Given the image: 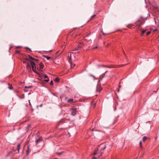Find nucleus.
<instances>
[{"instance_id":"obj_1","label":"nucleus","mask_w":159,"mask_h":159,"mask_svg":"<svg viewBox=\"0 0 159 159\" xmlns=\"http://www.w3.org/2000/svg\"><path fill=\"white\" fill-rule=\"evenodd\" d=\"M106 148V147L104 144H102L99 145L97 150L95 151L93 153L94 156L92 159H97L102 154V153L101 152L98 153V150H99L101 152L102 151L104 150Z\"/></svg>"},{"instance_id":"obj_2","label":"nucleus","mask_w":159,"mask_h":159,"mask_svg":"<svg viewBox=\"0 0 159 159\" xmlns=\"http://www.w3.org/2000/svg\"><path fill=\"white\" fill-rule=\"evenodd\" d=\"M26 61H28L29 62H28L23 61V63H26V68L28 71H30L31 70V68H32L33 71L35 72V70H36V66H35V64L34 62L32 61H30L29 60V58H27L26 59Z\"/></svg>"},{"instance_id":"obj_3","label":"nucleus","mask_w":159,"mask_h":159,"mask_svg":"<svg viewBox=\"0 0 159 159\" xmlns=\"http://www.w3.org/2000/svg\"><path fill=\"white\" fill-rule=\"evenodd\" d=\"M75 57L74 53L73 52H70V53L68 54V58L69 59L70 61L69 62L71 65V68H73L75 66V64H73L71 62V60L73 58Z\"/></svg>"},{"instance_id":"obj_4","label":"nucleus","mask_w":159,"mask_h":159,"mask_svg":"<svg viewBox=\"0 0 159 159\" xmlns=\"http://www.w3.org/2000/svg\"><path fill=\"white\" fill-rule=\"evenodd\" d=\"M142 25V22L140 20H138L135 23V25L138 26V30H140L141 26Z\"/></svg>"},{"instance_id":"obj_5","label":"nucleus","mask_w":159,"mask_h":159,"mask_svg":"<svg viewBox=\"0 0 159 159\" xmlns=\"http://www.w3.org/2000/svg\"><path fill=\"white\" fill-rule=\"evenodd\" d=\"M71 109L72 110L71 115L74 116L76 114V108L75 107H73Z\"/></svg>"},{"instance_id":"obj_6","label":"nucleus","mask_w":159,"mask_h":159,"mask_svg":"<svg viewBox=\"0 0 159 159\" xmlns=\"http://www.w3.org/2000/svg\"><path fill=\"white\" fill-rule=\"evenodd\" d=\"M28 57L29 59L35 61L36 62H37L39 61V60L38 59L34 58L30 55H29Z\"/></svg>"},{"instance_id":"obj_7","label":"nucleus","mask_w":159,"mask_h":159,"mask_svg":"<svg viewBox=\"0 0 159 159\" xmlns=\"http://www.w3.org/2000/svg\"><path fill=\"white\" fill-rule=\"evenodd\" d=\"M44 78L45 79L44 81L46 82H48L49 80V79H48V76L46 75H44Z\"/></svg>"},{"instance_id":"obj_8","label":"nucleus","mask_w":159,"mask_h":159,"mask_svg":"<svg viewBox=\"0 0 159 159\" xmlns=\"http://www.w3.org/2000/svg\"><path fill=\"white\" fill-rule=\"evenodd\" d=\"M39 66L40 69H43L44 67L43 64L41 62L39 63Z\"/></svg>"},{"instance_id":"obj_9","label":"nucleus","mask_w":159,"mask_h":159,"mask_svg":"<svg viewBox=\"0 0 159 159\" xmlns=\"http://www.w3.org/2000/svg\"><path fill=\"white\" fill-rule=\"evenodd\" d=\"M134 25L132 24H129V25H127V27L131 29Z\"/></svg>"},{"instance_id":"obj_10","label":"nucleus","mask_w":159,"mask_h":159,"mask_svg":"<svg viewBox=\"0 0 159 159\" xmlns=\"http://www.w3.org/2000/svg\"><path fill=\"white\" fill-rule=\"evenodd\" d=\"M42 141V138H39L38 140H37L36 141V143L37 144V143H38L39 142L41 141Z\"/></svg>"},{"instance_id":"obj_11","label":"nucleus","mask_w":159,"mask_h":159,"mask_svg":"<svg viewBox=\"0 0 159 159\" xmlns=\"http://www.w3.org/2000/svg\"><path fill=\"white\" fill-rule=\"evenodd\" d=\"M43 57H44L46 58L48 60H49L51 58L50 57L46 55H43Z\"/></svg>"},{"instance_id":"obj_12","label":"nucleus","mask_w":159,"mask_h":159,"mask_svg":"<svg viewBox=\"0 0 159 159\" xmlns=\"http://www.w3.org/2000/svg\"><path fill=\"white\" fill-rule=\"evenodd\" d=\"M20 144H18V145H17V150H18V152H19V150L20 149Z\"/></svg>"},{"instance_id":"obj_13","label":"nucleus","mask_w":159,"mask_h":159,"mask_svg":"<svg viewBox=\"0 0 159 159\" xmlns=\"http://www.w3.org/2000/svg\"><path fill=\"white\" fill-rule=\"evenodd\" d=\"M73 101V100L72 99L70 98L68 100V102H72Z\"/></svg>"},{"instance_id":"obj_14","label":"nucleus","mask_w":159,"mask_h":159,"mask_svg":"<svg viewBox=\"0 0 159 159\" xmlns=\"http://www.w3.org/2000/svg\"><path fill=\"white\" fill-rule=\"evenodd\" d=\"M55 80L56 82H59V81L60 79L58 78H56L55 79Z\"/></svg>"},{"instance_id":"obj_15","label":"nucleus","mask_w":159,"mask_h":159,"mask_svg":"<svg viewBox=\"0 0 159 159\" xmlns=\"http://www.w3.org/2000/svg\"><path fill=\"white\" fill-rule=\"evenodd\" d=\"M147 139V138L145 136H144L143 137L142 140L143 141H144L145 140H146Z\"/></svg>"},{"instance_id":"obj_16","label":"nucleus","mask_w":159,"mask_h":159,"mask_svg":"<svg viewBox=\"0 0 159 159\" xmlns=\"http://www.w3.org/2000/svg\"><path fill=\"white\" fill-rule=\"evenodd\" d=\"M151 32L150 31H148L146 33L147 35H148L150 34Z\"/></svg>"},{"instance_id":"obj_17","label":"nucleus","mask_w":159,"mask_h":159,"mask_svg":"<svg viewBox=\"0 0 159 159\" xmlns=\"http://www.w3.org/2000/svg\"><path fill=\"white\" fill-rule=\"evenodd\" d=\"M8 88L10 89L11 90L12 89H13V87L11 85Z\"/></svg>"},{"instance_id":"obj_18","label":"nucleus","mask_w":159,"mask_h":159,"mask_svg":"<svg viewBox=\"0 0 159 159\" xmlns=\"http://www.w3.org/2000/svg\"><path fill=\"white\" fill-rule=\"evenodd\" d=\"M145 31H146V30H144L142 31V35L143 34L145 33Z\"/></svg>"},{"instance_id":"obj_19","label":"nucleus","mask_w":159,"mask_h":159,"mask_svg":"<svg viewBox=\"0 0 159 159\" xmlns=\"http://www.w3.org/2000/svg\"><path fill=\"white\" fill-rule=\"evenodd\" d=\"M50 84L51 85H53V81H52V80H51V81Z\"/></svg>"},{"instance_id":"obj_20","label":"nucleus","mask_w":159,"mask_h":159,"mask_svg":"<svg viewBox=\"0 0 159 159\" xmlns=\"http://www.w3.org/2000/svg\"><path fill=\"white\" fill-rule=\"evenodd\" d=\"M62 153H63V152H60V153H57V154L59 155H60Z\"/></svg>"},{"instance_id":"obj_21","label":"nucleus","mask_w":159,"mask_h":159,"mask_svg":"<svg viewBox=\"0 0 159 159\" xmlns=\"http://www.w3.org/2000/svg\"><path fill=\"white\" fill-rule=\"evenodd\" d=\"M139 144H140V145L141 147H142V142L141 141H140V143H139Z\"/></svg>"},{"instance_id":"obj_22","label":"nucleus","mask_w":159,"mask_h":159,"mask_svg":"<svg viewBox=\"0 0 159 159\" xmlns=\"http://www.w3.org/2000/svg\"><path fill=\"white\" fill-rule=\"evenodd\" d=\"M20 51L19 50H16V52L18 53H19Z\"/></svg>"},{"instance_id":"obj_23","label":"nucleus","mask_w":159,"mask_h":159,"mask_svg":"<svg viewBox=\"0 0 159 159\" xmlns=\"http://www.w3.org/2000/svg\"><path fill=\"white\" fill-rule=\"evenodd\" d=\"M95 16V15H93L91 17V19H92L93 18H94Z\"/></svg>"},{"instance_id":"obj_24","label":"nucleus","mask_w":159,"mask_h":159,"mask_svg":"<svg viewBox=\"0 0 159 159\" xmlns=\"http://www.w3.org/2000/svg\"><path fill=\"white\" fill-rule=\"evenodd\" d=\"M52 51V50H50V51H47V52H51Z\"/></svg>"},{"instance_id":"obj_25","label":"nucleus","mask_w":159,"mask_h":159,"mask_svg":"<svg viewBox=\"0 0 159 159\" xmlns=\"http://www.w3.org/2000/svg\"><path fill=\"white\" fill-rule=\"evenodd\" d=\"M25 88H30V86H29V87H27L26 86V87H25Z\"/></svg>"},{"instance_id":"obj_26","label":"nucleus","mask_w":159,"mask_h":159,"mask_svg":"<svg viewBox=\"0 0 159 159\" xmlns=\"http://www.w3.org/2000/svg\"><path fill=\"white\" fill-rule=\"evenodd\" d=\"M42 105H42V104H41V105H40V107H42Z\"/></svg>"},{"instance_id":"obj_27","label":"nucleus","mask_w":159,"mask_h":159,"mask_svg":"<svg viewBox=\"0 0 159 159\" xmlns=\"http://www.w3.org/2000/svg\"><path fill=\"white\" fill-rule=\"evenodd\" d=\"M81 44H80V47H82V46H81Z\"/></svg>"},{"instance_id":"obj_28","label":"nucleus","mask_w":159,"mask_h":159,"mask_svg":"<svg viewBox=\"0 0 159 159\" xmlns=\"http://www.w3.org/2000/svg\"><path fill=\"white\" fill-rule=\"evenodd\" d=\"M29 102L30 104V105H31V104H30V100L29 101Z\"/></svg>"},{"instance_id":"obj_29","label":"nucleus","mask_w":159,"mask_h":159,"mask_svg":"<svg viewBox=\"0 0 159 159\" xmlns=\"http://www.w3.org/2000/svg\"><path fill=\"white\" fill-rule=\"evenodd\" d=\"M24 91H25L26 92H27L26 90H25V89Z\"/></svg>"},{"instance_id":"obj_30","label":"nucleus","mask_w":159,"mask_h":159,"mask_svg":"<svg viewBox=\"0 0 159 159\" xmlns=\"http://www.w3.org/2000/svg\"><path fill=\"white\" fill-rule=\"evenodd\" d=\"M124 66V65H123V66H122V65L121 66H118V67H121V66Z\"/></svg>"},{"instance_id":"obj_31","label":"nucleus","mask_w":159,"mask_h":159,"mask_svg":"<svg viewBox=\"0 0 159 159\" xmlns=\"http://www.w3.org/2000/svg\"><path fill=\"white\" fill-rule=\"evenodd\" d=\"M27 48V49H29L30 50V48Z\"/></svg>"},{"instance_id":"obj_32","label":"nucleus","mask_w":159,"mask_h":159,"mask_svg":"<svg viewBox=\"0 0 159 159\" xmlns=\"http://www.w3.org/2000/svg\"><path fill=\"white\" fill-rule=\"evenodd\" d=\"M119 87L120 88V85H119Z\"/></svg>"},{"instance_id":"obj_33","label":"nucleus","mask_w":159,"mask_h":159,"mask_svg":"<svg viewBox=\"0 0 159 159\" xmlns=\"http://www.w3.org/2000/svg\"><path fill=\"white\" fill-rule=\"evenodd\" d=\"M79 48H78V49H77V50H79Z\"/></svg>"},{"instance_id":"obj_34","label":"nucleus","mask_w":159,"mask_h":159,"mask_svg":"<svg viewBox=\"0 0 159 159\" xmlns=\"http://www.w3.org/2000/svg\"><path fill=\"white\" fill-rule=\"evenodd\" d=\"M79 48H78V49H77V50H79Z\"/></svg>"},{"instance_id":"obj_35","label":"nucleus","mask_w":159,"mask_h":159,"mask_svg":"<svg viewBox=\"0 0 159 159\" xmlns=\"http://www.w3.org/2000/svg\"><path fill=\"white\" fill-rule=\"evenodd\" d=\"M79 48H78V49H77V50H79Z\"/></svg>"},{"instance_id":"obj_36","label":"nucleus","mask_w":159,"mask_h":159,"mask_svg":"<svg viewBox=\"0 0 159 159\" xmlns=\"http://www.w3.org/2000/svg\"><path fill=\"white\" fill-rule=\"evenodd\" d=\"M100 91H101V90H99V92H100Z\"/></svg>"},{"instance_id":"obj_37","label":"nucleus","mask_w":159,"mask_h":159,"mask_svg":"<svg viewBox=\"0 0 159 159\" xmlns=\"http://www.w3.org/2000/svg\"><path fill=\"white\" fill-rule=\"evenodd\" d=\"M97 48V47H96L95 48Z\"/></svg>"}]
</instances>
